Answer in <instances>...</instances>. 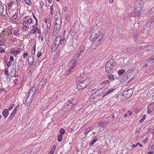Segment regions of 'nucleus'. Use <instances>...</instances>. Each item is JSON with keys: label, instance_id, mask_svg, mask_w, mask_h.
Returning <instances> with one entry per match:
<instances>
[{"label": "nucleus", "instance_id": "f257e3e1", "mask_svg": "<svg viewBox=\"0 0 154 154\" xmlns=\"http://www.w3.org/2000/svg\"><path fill=\"white\" fill-rule=\"evenodd\" d=\"M96 26H94L91 29V37L90 40L94 42L93 45L91 47V49L92 48L94 50H94L96 49V47L98 46L101 42V39L102 38L103 35H100V31Z\"/></svg>", "mask_w": 154, "mask_h": 154}, {"label": "nucleus", "instance_id": "f03ea898", "mask_svg": "<svg viewBox=\"0 0 154 154\" xmlns=\"http://www.w3.org/2000/svg\"><path fill=\"white\" fill-rule=\"evenodd\" d=\"M143 6V2L141 0H137L134 3L135 16L138 15L141 12Z\"/></svg>", "mask_w": 154, "mask_h": 154}, {"label": "nucleus", "instance_id": "7ed1b4c3", "mask_svg": "<svg viewBox=\"0 0 154 154\" xmlns=\"http://www.w3.org/2000/svg\"><path fill=\"white\" fill-rule=\"evenodd\" d=\"M77 51L78 53L75 54L73 57L74 59L76 60L78 57L82 58L85 56L86 53L85 47L83 45H81L78 49Z\"/></svg>", "mask_w": 154, "mask_h": 154}, {"label": "nucleus", "instance_id": "20e7f679", "mask_svg": "<svg viewBox=\"0 0 154 154\" xmlns=\"http://www.w3.org/2000/svg\"><path fill=\"white\" fill-rule=\"evenodd\" d=\"M89 82L90 81L88 79L81 81L77 85V88L79 90L84 88L88 85Z\"/></svg>", "mask_w": 154, "mask_h": 154}, {"label": "nucleus", "instance_id": "39448f33", "mask_svg": "<svg viewBox=\"0 0 154 154\" xmlns=\"http://www.w3.org/2000/svg\"><path fill=\"white\" fill-rule=\"evenodd\" d=\"M77 60L75 59H73L70 61L69 62L70 67L69 70H68L65 73V75H67L71 72L72 71L74 68L75 66L77 65Z\"/></svg>", "mask_w": 154, "mask_h": 154}, {"label": "nucleus", "instance_id": "423d86ee", "mask_svg": "<svg viewBox=\"0 0 154 154\" xmlns=\"http://www.w3.org/2000/svg\"><path fill=\"white\" fill-rule=\"evenodd\" d=\"M105 66L106 72L107 73L110 72L114 66L113 61L112 60H109L106 63Z\"/></svg>", "mask_w": 154, "mask_h": 154}, {"label": "nucleus", "instance_id": "0eeeda50", "mask_svg": "<svg viewBox=\"0 0 154 154\" xmlns=\"http://www.w3.org/2000/svg\"><path fill=\"white\" fill-rule=\"evenodd\" d=\"M55 23L60 24L62 23V17L59 12L57 11L56 13V15L54 17Z\"/></svg>", "mask_w": 154, "mask_h": 154}, {"label": "nucleus", "instance_id": "6e6552de", "mask_svg": "<svg viewBox=\"0 0 154 154\" xmlns=\"http://www.w3.org/2000/svg\"><path fill=\"white\" fill-rule=\"evenodd\" d=\"M61 24L55 23L54 29L52 33V35H56L61 29Z\"/></svg>", "mask_w": 154, "mask_h": 154}, {"label": "nucleus", "instance_id": "1a4fd4ad", "mask_svg": "<svg viewBox=\"0 0 154 154\" xmlns=\"http://www.w3.org/2000/svg\"><path fill=\"white\" fill-rule=\"evenodd\" d=\"M133 93V91L132 89H129L124 91L123 95L124 97L128 98L131 96Z\"/></svg>", "mask_w": 154, "mask_h": 154}, {"label": "nucleus", "instance_id": "9d476101", "mask_svg": "<svg viewBox=\"0 0 154 154\" xmlns=\"http://www.w3.org/2000/svg\"><path fill=\"white\" fill-rule=\"evenodd\" d=\"M44 21L46 23L47 26V31L50 29L51 27V20L49 19L48 17H46L44 19Z\"/></svg>", "mask_w": 154, "mask_h": 154}, {"label": "nucleus", "instance_id": "9b49d317", "mask_svg": "<svg viewBox=\"0 0 154 154\" xmlns=\"http://www.w3.org/2000/svg\"><path fill=\"white\" fill-rule=\"evenodd\" d=\"M76 104L75 103L69 101V103H67L64 106V107L68 109H70L73 107Z\"/></svg>", "mask_w": 154, "mask_h": 154}, {"label": "nucleus", "instance_id": "f8f14e48", "mask_svg": "<svg viewBox=\"0 0 154 154\" xmlns=\"http://www.w3.org/2000/svg\"><path fill=\"white\" fill-rule=\"evenodd\" d=\"M147 112L149 114L151 113L154 110V103H152L147 106Z\"/></svg>", "mask_w": 154, "mask_h": 154}, {"label": "nucleus", "instance_id": "ddd939ff", "mask_svg": "<svg viewBox=\"0 0 154 154\" xmlns=\"http://www.w3.org/2000/svg\"><path fill=\"white\" fill-rule=\"evenodd\" d=\"M47 82V79L45 78L41 80L38 85L40 89H42Z\"/></svg>", "mask_w": 154, "mask_h": 154}, {"label": "nucleus", "instance_id": "4468645a", "mask_svg": "<svg viewBox=\"0 0 154 154\" xmlns=\"http://www.w3.org/2000/svg\"><path fill=\"white\" fill-rule=\"evenodd\" d=\"M36 91V88L35 86L32 87L30 89L28 93V95L29 97H31V98H32L33 96L35 94Z\"/></svg>", "mask_w": 154, "mask_h": 154}, {"label": "nucleus", "instance_id": "2eb2a0df", "mask_svg": "<svg viewBox=\"0 0 154 154\" xmlns=\"http://www.w3.org/2000/svg\"><path fill=\"white\" fill-rule=\"evenodd\" d=\"M25 19H27V20L25 22V21H23V23H26V24L27 25H28L29 24L33 23L32 22V19L29 16H27L25 18Z\"/></svg>", "mask_w": 154, "mask_h": 154}, {"label": "nucleus", "instance_id": "dca6fc26", "mask_svg": "<svg viewBox=\"0 0 154 154\" xmlns=\"http://www.w3.org/2000/svg\"><path fill=\"white\" fill-rule=\"evenodd\" d=\"M151 23L149 22H148L146 25L144 26L143 27V32L144 34H147L148 31L149 30L148 27H150V23Z\"/></svg>", "mask_w": 154, "mask_h": 154}, {"label": "nucleus", "instance_id": "f3484780", "mask_svg": "<svg viewBox=\"0 0 154 154\" xmlns=\"http://www.w3.org/2000/svg\"><path fill=\"white\" fill-rule=\"evenodd\" d=\"M108 125V123L106 121H102L99 123L98 125L99 126L105 127Z\"/></svg>", "mask_w": 154, "mask_h": 154}, {"label": "nucleus", "instance_id": "a211bd4d", "mask_svg": "<svg viewBox=\"0 0 154 154\" xmlns=\"http://www.w3.org/2000/svg\"><path fill=\"white\" fill-rule=\"evenodd\" d=\"M29 96L28 95L25 101V104L27 106H29L32 101L31 98H29Z\"/></svg>", "mask_w": 154, "mask_h": 154}, {"label": "nucleus", "instance_id": "6ab92c4d", "mask_svg": "<svg viewBox=\"0 0 154 154\" xmlns=\"http://www.w3.org/2000/svg\"><path fill=\"white\" fill-rule=\"evenodd\" d=\"M2 115L5 118H6L8 115V110L6 109L2 112Z\"/></svg>", "mask_w": 154, "mask_h": 154}, {"label": "nucleus", "instance_id": "aec40b11", "mask_svg": "<svg viewBox=\"0 0 154 154\" xmlns=\"http://www.w3.org/2000/svg\"><path fill=\"white\" fill-rule=\"evenodd\" d=\"M99 94V91H97L95 93L92 94L91 95V97L93 99L96 98L98 96Z\"/></svg>", "mask_w": 154, "mask_h": 154}, {"label": "nucleus", "instance_id": "412c9836", "mask_svg": "<svg viewBox=\"0 0 154 154\" xmlns=\"http://www.w3.org/2000/svg\"><path fill=\"white\" fill-rule=\"evenodd\" d=\"M27 60L28 61V63H29V62H30V64H31L32 63L34 60L33 57L31 56H29L28 57Z\"/></svg>", "mask_w": 154, "mask_h": 154}, {"label": "nucleus", "instance_id": "4be33fe9", "mask_svg": "<svg viewBox=\"0 0 154 154\" xmlns=\"http://www.w3.org/2000/svg\"><path fill=\"white\" fill-rule=\"evenodd\" d=\"M154 60V55L152 56L149 58L147 60V62L149 63H153V60Z\"/></svg>", "mask_w": 154, "mask_h": 154}, {"label": "nucleus", "instance_id": "5701e85b", "mask_svg": "<svg viewBox=\"0 0 154 154\" xmlns=\"http://www.w3.org/2000/svg\"><path fill=\"white\" fill-rule=\"evenodd\" d=\"M61 36L59 35L56 37L54 42H57L60 44Z\"/></svg>", "mask_w": 154, "mask_h": 154}, {"label": "nucleus", "instance_id": "b1692460", "mask_svg": "<svg viewBox=\"0 0 154 154\" xmlns=\"http://www.w3.org/2000/svg\"><path fill=\"white\" fill-rule=\"evenodd\" d=\"M32 27H33V28L31 30L30 33L32 34H34L36 32L37 28L35 27H33V25L32 26Z\"/></svg>", "mask_w": 154, "mask_h": 154}, {"label": "nucleus", "instance_id": "393cba45", "mask_svg": "<svg viewBox=\"0 0 154 154\" xmlns=\"http://www.w3.org/2000/svg\"><path fill=\"white\" fill-rule=\"evenodd\" d=\"M107 78L110 80H114V77L113 75L109 74L107 76Z\"/></svg>", "mask_w": 154, "mask_h": 154}, {"label": "nucleus", "instance_id": "a878e982", "mask_svg": "<svg viewBox=\"0 0 154 154\" xmlns=\"http://www.w3.org/2000/svg\"><path fill=\"white\" fill-rule=\"evenodd\" d=\"M92 129L91 127H88L86 128V129L85 130V135H87L88 132L90 131Z\"/></svg>", "mask_w": 154, "mask_h": 154}, {"label": "nucleus", "instance_id": "bb28decb", "mask_svg": "<svg viewBox=\"0 0 154 154\" xmlns=\"http://www.w3.org/2000/svg\"><path fill=\"white\" fill-rule=\"evenodd\" d=\"M114 90V89H111L109 91H108L107 92L105 93L103 96L102 97H103L106 96L108 94L111 93V92H112Z\"/></svg>", "mask_w": 154, "mask_h": 154}, {"label": "nucleus", "instance_id": "cd10ccee", "mask_svg": "<svg viewBox=\"0 0 154 154\" xmlns=\"http://www.w3.org/2000/svg\"><path fill=\"white\" fill-rule=\"evenodd\" d=\"M56 146L55 145H54L52 147V149L49 152L51 154H53L54 153V152L55 150V149H56Z\"/></svg>", "mask_w": 154, "mask_h": 154}, {"label": "nucleus", "instance_id": "c85d7f7f", "mask_svg": "<svg viewBox=\"0 0 154 154\" xmlns=\"http://www.w3.org/2000/svg\"><path fill=\"white\" fill-rule=\"evenodd\" d=\"M18 105H18L17 106H16L15 107V109L13 110V112L11 113V115H10V116H14L15 114V113H16V112H17V109L18 106Z\"/></svg>", "mask_w": 154, "mask_h": 154}, {"label": "nucleus", "instance_id": "c756f323", "mask_svg": "<svg viewBox=\"0 0 154 154\" xmlns=\"http://www.w3.org/2000/svg\"><path fill=\"white\" fill-rule=\"evenodd\" d=\"M97 140V139L96 137H95L94 138L93 140L90 143L89 145L90 146H91Z\"/></svg>", "mask_w": 154, "mask_h": 154}, {"label": "nucleus", "instance_id": "7c9ffc66", "mask_svg": "<svg viewBox=\"0 0 154 154\" xmlns=\"http://www.w3.org/2000/svg\"><path fill=\"white\" fill-rule=\"evenodd\" d=\"M62 139H63V135L62 134H60L59 135H58L57 139H58V141L59 142H61L62 140Z\"/></svg>", "mask_w": 154, "mask_h": 154}, {"label": "nucleus", "instance_id": "2f4dec72", "mask_svg": "<svg viewBox=\"0 0 154 154\" xmlns=\"http://www.w3.org/2000/svg\"><path fill=\"white\" fill-rule=\"evenodd\" d=\"M125 72V70L123 69H121L119 70L118 72V74L119 75H122Z\"/></svg>", "mask_w": 154, "mask_h": 154}, {"label": "nucleus", "instance_id": "473e14b6", "mask_svg": "<svg viewBox=\"0 0 154 154\" xmlns=\"http://www.w3.org/2000/svg\"><path fill=\"white\" fill-rule=\"evenodd\" d=\"M4 11V7L2 5H0V14L3 13Z\"/></svg>", "mask_w": 154, "mask_h": 154}, {"label": "nucleus", "instance_id": "72a5a7b5", "mask_svg": "<svg viewBox=\"0 0 154 154\" xmlns=\"http://www.w3.org/2000/svg\"><path fill=\"white\" fill-rule=\"evenodd\" d=\"M59 132L60 133V134H61L62 135L63 134L65 133V131L63 129V128H61L60 131Z\"/></svg>", "mask_w": 154, "mask_h": 154}, {"label": "nucleus", "instance_id": "f704fd0d", "mask_svg": "<svg viewBox=\"0 0 154 154\" xmlns=\"http://www.w3.org/2000/svg\"><path fill=\"white\" fill-rule=\"evenodd\" d=\"M18 13V11H17V12L15 14H14L13 15V18L14 19L16 20L17 18V17Z\"/></svg>", "mask_w": 154, "mask_h": 154}, {"label": "nucleus", "instance_id": "c9c22d12", "mask_svg": "<svg viewBox=\"0 0 154 154\" xmlns=\"http://www.w3.org/2000/svg\"><path fill=\"white\" fill-rule=\"evenodd\" d=\"M65 38L64 36L62 38H61L60 44H62L65 41Z\"/></svg>", "mask_w": 154, "mask_h": 154}, {"label": "nucleus", "instance_id": "e433bc0d", "mask_svg": "<svg viewBox=\"0 0 154 154\" xmlns=\"http://www.w3.org/2000/svg\"><path fill=\"white\" fill-rule=\"evenodd\" d=\"M146 115H144L141 120H140V122H142L146 119Z\"/></svg>", "mask_w": 154, "mask_h": 154}, {"label": "nucleus", "instance_id": "4c0bfd02", "mask_svg": "<svg viewBox=\"0 0 154 154\" xmlns=\"http://www.w3.org/2000/svg\"><path fill=\"white\" fill-rule=\"evenodd\" d=\"M15 105L14 104H11L8 108V110L9 111L11 110L14 107Z\"/></svg>", "mask_w": 154, "mask_h": 154}, {"label": "nucleus", "instance_id": "58836bf2", "mask_svg": "<svg viewBox=\"0 0 154 154\" xmlns=\"http://www.w3.org/2000/svg\"><path fill=\"white\" fill-rule=\"evenodd\" d=\"M23 28L24 29H26L27 28V27L28 26V25L26 24V23H23Z\"/></svg>", "mask_w": 154, "mask_h": 154}, {"label": "nucleus", "instance_id": "ea45409f", "mask_svg": "<svg viewBox=\"0 0 154 154\" xmlns=\"http://www.w3.org/2000/svg\"><path fill=\"white\" fill-rule=\"evenodd\" d=\"M17 6H20L21 1L20 0H17Z\"/></svg>", "mask_w": 154, "mask_h": 154}, {"label": "nucleus", "instance_id": "a19ab883", "mask_svg": "<svg viewBox=\"0 0 154 154\" xmlns=\"http://www.w3.org/2000/svg\"><path fill=\"white\" fill-rule=\"evenodd\" d=\"M35 45L34 46V47L33 48V49L32 50V51H31L32 54H35Z\"/></svg>", "mask_w": 154, "mask_h": 154}, {"label": "nucleus", "instance_id": "79ce46f5", "mask_svg": "<svg viewBox=\"0 0 154 154\" xmlns=\"http://www.w3.org/2000/svg\"><path fill=\"white\" fill-rule=\"evenodd\" d=\"M138 37V34L137 33H134V37L135 39H137Z\"/></svg>", "mask_w": 154, "mask_h": 154}, {"label": "nucleus", "instance_id": "37998d69", "mask_svg": "<svg viewBox=\"0 0 154 154\" xmlns=\"http://www.w3.org/2000/svg\"><path fill=\"white\" fill-rule=\"evenodd\" d=\"M14 57L13 56H11L10 57L9 59V61L11 62H12V61L14 60Z\"/></svg>", "mask_w": 154, "mask_h": 154}, {"label": "nucleus", "instance_id": "c03bdc74", "mask_svg": "<svg viewBox=\"0 0 154 154\" xmlns=\"http://www.w3.org/2000/svg\"><path fill=\"white\" fill-rule=\"evenodd\" d=\"M50 10L51 11V13L52 14H53V8L52 6L50 7Z\"/></svg>", "mask_w": 154, "mask_h": 154}, {"label": "nucleus", "instance_id": "a18cd8bd", "mask_svg": "<svg viewBox=\"0 0 154 154\" xmlns=\"http://www.w3.org/2000/svg\"><path fill=\"white\" fill-rule=\"evenodd\" d=\"M152 46H149L147 47V50L148 51H150L152 49Z\"/></svg>", "mask_w": 154, "mask_h": 154}, {"label": "nucleus", "instance_id": "49530a36", "mask_svg": "<svg viewBox=\"0 0 154 154\" xmlns=\"http://www.w3.org/2000/svg\"><path fill=\"white\" fill-rule=\"evenodd\" d=\"M54 42L55 43H54L55 46V48H57L58 46L59 45V43H57V42Z\"/></svg>", "mask_w": 154, "mask_h": 154}, {"label": "nucleus", "instance_id": "de8ad7c7", "mask_svg": "<svg viewBox=\"0 0 154 154\" xmlns=\"http://www.w3.org/2000/svg\"><path fill=\"white\" fill-rule=\"evenodd\" d=\"M28 55V53H25L23 54V57L24 58H25V57L27 56Z\"/></svg>", "mask_w": 154, "mask_h": 154}, {"label": "nucleus", "instance_id": "09e8293b", "mask_svg": "<svg viewBox=\"0 0 154 154\" xmlns=\"http://www.w3.org/2000/svg\"><path fill=\"white\" fill-rule=\"evenodd\" d=\"M15 52V51L13 50L12 49H10V52L11 53H14V52Z\"/></svg>", "mask_w": 154, "mask_h": 154}, {"label": "nucleus", "instance_id": "8fccbe9b", "mask_svg": "<svg viewBox=\"0 0 154 154\" xmlns=\"http://www.w3.org/2000/svg\"><path fill=\"white\" fill-rule=\"evenodd\" d=\"M33 17L35 19V20L36 22V24H38L37 20V19L36 18L35 16L33 14Z\"/></svg>", "mask_w": 154, "mask_h": 154}, {"label": "nucleus", "instance_id": "3c124183", "mask_svg": "<svg viewBox=\"0 0 154 154\" xmlns=\"http://www.w3.org/2000/svg\"><path fill=\"white\" fill-rule=\"evenodd\" d=\"M42 54V52L41 51L39 52L37 54V56L38 57H39Z\"/></svg>", "mask_w": 154, "mask_h": 154}, {"label": "nucleus", "instance_id": "603ef678", "mask_svg": "<svg viewBox=\"0 0 154 154\" xmlns=\"http://www.w3.org/2000/svg\"><path fill=\"white\" fill-rule=\"evenodd\" d=\"M12 5H13L12 2H10L9 3V4L8 5V6L9 7L11 8L12 7Z\"/></svg>", "mask_w": 154, "mask_h": 154}, {"label": "nucleus", "instance_id": "864d4df0", "mask_svg": "<svg viewBox=\"0 0 154 154\" xmlns=\"http://www.w3.org/2000/svg\"><path fill=\"white\" fill-rule=\"evenodd\" d=\"M11 62H10V61L9 62H7V65L8 67H9L11 66Z\"/></svg>", "mask_w": 154, "mask_h": 154}, {"label": "nucleus", "instance_id": "5fc2aeb1", "mask_svg": "<svg viewBox=\"0 0 154 154\" xmlns=\"http://www.w3.org/2000/svg\"><path fill=\"white\" fill-rule=\"evenodd\" d=\"M19 51H20V50L18 51H15V52H14V56H15V55L18 54V53L19 52Z\"/></svg>", "mask_w": 154, "mask_h": 154}, {"label": "nucleus", "instance_id": "6e6d98bb", "mask_svg": "<svg viewBox=\"0 0 154 154\" xmlns=\"http://www.w3.org/2000/svg\"><path fill=\"white\" fill-rule=\"evenodd\" d=\"M14 34L15 35H18L19 34V32H18L17 30H15L14 32Z\"/></svg>", "mask_w": 154, "mask_h": 154}, {"label": "nucleus", "instance_id": "4d7b16f0", "mask_svg": "<svg viewBox=\"0 0 154 154\" xmlns=\"http://www.w3.org/2000/svg\"><path fill=\"white\" fill-rule=\"evenodd\" d=\"M36 31H37V32L38 33L41 34V32L40 29H37Z\"/></svg>", "mask_w": 154, "mask_h": 154}, {"label": "nucleus", "instance_id": "13d9d810", "mask_svg": "<svg viewBox=\"0 0 154 154\" xmlns=\"http://www.w3.org/2000/svg\"><path fill=\"white\" fill-rule=\"evenodd\" d=\"M77 154H82V153L81 151H80L79 150H77Z\"/></svg>", "mask_w": 154, "mask_h": 154}, {"label": "nucleus", "instance_id": "bf43d9fd", "mask_svg": "<svg viewBox=\"0 0 154 154\" xmlns=\"http://www.w3.org/2000/svg\"><path fill=\"white\" fill-rule=\"evenodd\" d=\"M5 73L8 75L9 74H8V71L7 69H5Z\"/></svg>", "mask_w": 154, "mask_h": 154}, {"label": "nucleus", "instance_id": "052dcab7", "mask_svg": "<svg viewBox=\"0 0 154 154\" xmlns=\"http://www.w3.org/2000/svg\"><path fill=\"white\" fill-rule=\"evenodd\" d=\"M77 21H76L74 22V24L73 25V26L74 27H75L77 25V23H76Z\"/></svg>", "mask_w": 154, "mask_h": 154}, {"label": "nucleus", "instance_id": "680f3d73", "mask_svg": "<svg viewBox=\"0 0 154 154\" xmlns=\"http://www.w3.org/2000/svg\"><path fill=\"white\" fill-rule=\"evenodd\" d=\"M5 50L4 49H2L0 51V52L1 53H3L4 52Z\"/></svg>", "mask_w": 154, "mask_h": 154}, {"label": "nucleus", "instance_id": "e2e57ef3", "mask_svg": "<svg viewBox=\"0 0 154 154\" xmlns=\"http://www.w3.org/2000/svg\"><path fill=\"white\" fill-rule=\"evenodd\" d=\"M136 146H137L136 145H135V144H132L131 145V147L132 148H134V147H136Z\"/></svg>", "mask_w": 154, "mask_h": 154}, {"label": "nucleus", "instance_id": "0e129e2a", "mask_svg": "<svg viewBox=\"0 0 154 154\" xmlns=\"http://www.w3.org/2000/svg\"><path fill=\"white\" fill-rule=\"evenodd\" d=\"M153 153H154V152L152 151H150L148 153V154H152Z\"/></svg>", "mask_w": 154, "mask_h": 154}, {"label": "nucleus", "instance_id": "69168bd1", "mask_svg": "<svg viewBox=\"0 0 154 154\" xmlns=\"http://www.w3.org/2000/svg\"><path fill=\"white\" fill-rule=\"evenodd\" d=\"M147 140V139L146 138V139H144V140H143V142L144 143H145Z\"/></svg>", "mask_w": 154, "mask_h": 154}, {"label": "nucleus", "instance_id": "338daca9", "mask_svg": "<svg viewBox=\"0 0 154 154\" xmlns=\"http://www.w3.org/2000/svg\"><path fill=\"white\" fill-rule=\"evenodd\" d=\"M48 2L50 3L51 4L52 3V0H48Z\"/></svg>", "mask_w": 154, "mask_h": 154}, {"label": "nucleus", "instance_id": "774afa93", "mask_svg": "<svg viewBox=\"0 0 154 154\" xmlns=\"http://www.w3.org/2000/svg\"><path fill=\"white\" fill-rule=\"evenodd\" d=\"M151 149L154 150V144L152 145L151 147Z\"/></svg>", "mask_w": 154, "mask_h": 154}]
</instances>
